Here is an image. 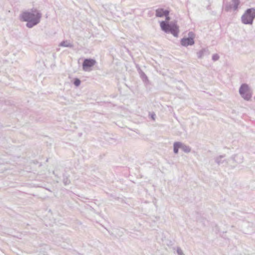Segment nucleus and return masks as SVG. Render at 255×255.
<instances>
[{"mask_svg":"<svg viewBox=\"0 0 255 255\" xmlns=\"http://www.w3.org/2000/svg\"><path fill=\"white\" fill-rule=\"evenodd\" d=\"M20 17L23 21H26V26L32 28L40 22L42 17L41 13L36 8H32L30 11L23 12Z\"/></svg>","mask_w":255,"mask_h":255,"instance_id":"f257e3e1","label":"nucleus"},{"mask_svg":"<svg viewBox=\"0 0 255 255\" xmlns=\"http://www.w3.org/2000/svg\"><path fill=\"white\" fill-rule=\"evenodd\" d=\"M160 26L162 30L166 33H170L174 36L177 37L179 32V27L175 22H167L162 21L160 22Z\"/></svg>","mask_w":255,"mask_h":255,"instance_id":"f03ea898","label":"nucleus"},{"mask_svg":"<svg viewBox=\"0 0 255 255\" xmlns=\"http://www.w3.org/2000/svg\"><path fill=\"white\" fill-rule=\"evenodd\" d=\"M255 18V8H248L242 15V22L245 24H252Z\"/></svg>","mask_w":255,"mask_h":255,"instance_id":"7ed1b4c3","label":"nucleus"},{"mask_svg":"<svg viewBox=\"0 0 255 255\" xmlns=\"http://www.w3.org/2000/svg\"><path fill=\"white\" fill-rule=\"evenodd\" d=\"M239 93L241 97L246 101H249L252 97L251 90L249 85L246 83L242 84L239 89Z\"/></svg>","mask_w":255,"mask_h":255,"instance_id":"20e7f679","label":"nucleus"},{"mask_svg":"<svg viewBox=\"0 0 255 255\" xmlns=\"http://www.w3.org/2000/svg\"><path fill=\"white\" fill-rule=\"evenodd\" d=\"M179 148H181L185 153H189L191 150V148L189 146L180 141L175 142L173 143L174 153L177 154Z\"/></svg>","mask_w":255,"mask_h":255,"instance_id":"39448f33","label":"nucleus"},{"mask_svg":"<svg viewBox=\"0 0 255 255\" xmlns=\"http://www.w3.org/2000/svg\"><path fill=\"white\" fill-rule=\"evenodd\" d=\"M188 35V37H184L181 39V44L183 46L187 47L193 45L195 43L194 40V33L192 32H189Z\"/></svg>","mask_w":255,"mask_h":255,"instance_id":"423d86ee","label":"nucleus"},{"mask_svg":"<svg viewBox=\"0 0 255 255\" xmlns=\"http://www.w3.org/2000/svg\"><path fill=\"white\" fill-rule=\"evenodd\" d=\"M96 63V60L93 59H85L82 64V67L83 70L85 71H91V67L94 66Z\"/></svg>","mask_w":255,"mask_h":255,"instance_id":"0eeeda50","label":"nucleus"},{"mask_svg":"<svg viewBox=\"0 0 255 255\" xmlns=\"http://www.w3.org/2000/svg\"><path fill=\"white\" fill-rule=\"evenodd\" d=\"M169 11L168 10H164L163 8H158L155 10V16L156 17H162L165 15H169Z\"/></svg>","mask_w":255,"mask_h":255,"instance_id":"6e6552de","label":"nucleus"},{"mask_svg":"<svg viewBox=\"0 0 255 255\" xmlns=\"http://www.w3.org/2000/svg\"><path fill=\"white\" fill-rule=\"evenodd\" d=\"M59 46L61 47H69L73 48L74 45L73 44L70 42L69 40H63L61 42H60L59 44Z\"/></svg>","mask_w":255,"mask_h":255,"instance_id":"1a4fd4ad","label":"nucleus"},{"mask_svg":"<svg viewBox=\"0 0 255 255\" xmlns=\"http://www.w3.org/2000/svg\"><path fill=\"white\" fill-rule=\"evenodd\" d=\"M209 54V51L207 49H202L197 53V56L199 58H202L205 55Z\"/></svg>","mask_w":255,"mask_h":255,"instance_id":"9d476101","label":"nucleus"},{"mask_svg":"<svg viewBox=\"0 0 255 255\" xmlns=\"http://www.w3.org/2000/svg\"><path fill=\"white\" fill-rule=\"evenodd\" d=\"M69 175H67L65 174H63L62 181L64 185L66 186L70 184L71 181L69 179Z\"/></svg>","mask_w":255,"mask_h":255,"instance_id":"9b49d317","label":"nucleus"},{"mask_svg":"<svg viewBox=\"0 0 255 255\" xmlns=\"http://www.w3.org/2000/svg\"><path fill=\"white\" fill-rule=\"evenodd\" d=\"M225 155H220L218 157H217L215 159V162L218 164V165H220L221 164H222L224 162H226L227 163V161H226V160H222V159L224 157H225Z\"/></svg>","mask_w":255,"mask_h":255,"instance_id":"f8f14e48","label":"nucleus"},{"mask_svg":"<svg viewBox=\"0 0 255 255\" xmlns=\"http://www.w3.org/2000/svg\"><path fill=\"white\" fill-rule=\"evenodd\" d=\"M232 1L234 3V11H236L238 8V6L240 3V0H232Z\"/></svg>","mask_w":255,"mask_h":255,"instance_id":"ddd939ff","label":"nucleus"},{"mask_svg":"<svg viewBox=\"0 0 255 255\" xmlns=\"http://www.w3.org/2000/svg\"><path fill=\"white\" fill-rule=\"evenodd\" d=\"M234 3L233 4L228 3L226 5L225 7V9L227 11H231L232 9L234 10Z\"/></svg>","mask_w":255,"mask_h":255,"instance_id":"4468645a","label":"nucleus"},{"mask_svg":"<svg viewBox=\"0 0 255 255\" xmlns=\"http://www.w3.org/2000/svg\"><path fill=\"white\" fill-rule=\"evenodd\" d=\"M140 77L142 79L143 82L147 83L148 82V78L144 73L141 74V75H140Z\"/></svg>","mask_w":255,"mask_h":255,"instance_id":"2eb2a0df","label":"nucleus"},{"mask_svg":"<svg viewBox=\"0 0 255 255\" xmlns=\"http://www.w3.org/2000/svg\"><path fill=\"white\" fill-rule=\"evenodd\" d=\"M73 83H74V84L76 86L78 87V86H79L80 85V84H81V81H80V79H78V78H75V79H74V81Z\"/></svg>","mask_w":255,"mask_h":255,"instance_id":"dca6fc26","label":"nucleus"},{"mask_svg":"<svg viewBox=\"0 0 255 255\" xmlns=\"http://www.w3.org/2000/svg\"><path fill=\"white\" fill-rule=\"evenodd\" d=\"M177 253L178 255H185L180 248L178 247L177 249Z\"/></svg>","mask_w":255,"mask_h":255,"instance_id":"f3484780","label":"nucleus"},{"mask_svg":"<svg viewBox=\"0 0 255 255\" xmlns=\"http://www.w3.org/2000/svg\"><path fill=\"white\" fill-rule=\"evenodd\" d=\"M219 59V56L217 54H213L212 56V59L214 61H217Z\"/></svg>","mask_w":255,"mask_h":255,"instance_id":"a211bd4d","label":"nucleus"},{"mask_svg":"<svg viewBox=\"0 0 255 255\" xmlns=\"http://www.w3.org/2000/svg\"><path fill=\"white\" fill-rule=\"evenodd\" d=\"M165 21L168 22L170 20V17L169 16V15H165Z\"/></svg>","mask_w":255,"mask_h":255,"instance_id":"6ab92c4d","label":"nucleus"},{"mask_svg":"<svg viewBox=\"0 0 255 255\" xmlns=\"http://www.w3.org/2000/svg\"><path fill=\"white\" fill-rule=\"evenodd\" d=\"M137 70H138V73H139V75H141V74L144 73V72H143V71L140 69V68H138L137 69Z\"/></svg>","mask_w":255,"mask_h":255,"instance_id":"aec40b11","label":"nucleus"},{"mask_svg":"<svg viewBox=\"0 0 255 255\" xmlns=\"http://www.w3.org/2000/svg\"><path fill=\"white\" fill-rule=\"evenodd\" d=\"M236 155H234L232 157V159L234 160H235V157H236Z\"/></svg>","mask_w":255,"mask_h":255,"instance_id":"412c9836","label":"nucleus"},{"mask_svg":"<svg viewBox=\"0 0 255 255\" xmlns=\"http://www.w3.org/2000/svg\"><path fill=\"white\" fill-rule=\"evenodd\" d=\"M154 116H155L154 115H152V116H151V118H152V119H153V120L154 119Z\"/></svg>","mask_w":255,"mask_h":255,"instance_id":"4be33fe9","label":"nucleus"}]
</instances>
